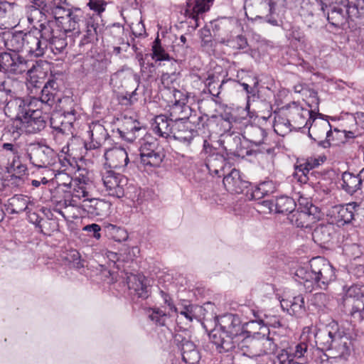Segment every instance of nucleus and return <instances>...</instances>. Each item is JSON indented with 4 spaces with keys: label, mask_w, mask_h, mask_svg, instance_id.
Masks as SVG:
<instances>
[{
    "label": "nucleus",
    "mask_w": 364,
    "mask_h": 364,
    "mask_svg": "<svg viewBox=\"0 0 364 364\" xmlns=\"http://www.w3.org/2000/svg\"><path fill=\"white\" fill-rule=\"evenodd\" d=\"M292 360L293 355H291V353L287 349H282L274 359L272 364H291Z\"/></svg>",
    "instance_id": "nucleus-57"
},
{
    "label": "nucleus",
    "mask_w": 364,
    "mask_h": 364,
    "mask_svg": "<svg viewBox=\"0 0 364 364\" xmlns=\"http://www.w3.org/2000/svg\"><path fill=\"white\" fill-rule=\"evenodd\" d=\"M139 156L141 164L144 167H159L162 163L165 154L156 139L145 141L140 146Z\"/></svg>",
    "instance_id": "nucleus-9"
},
{
    "label": "nucleus",
    "mask_w": 364,
    "mask_h": 364,
    "mask_svg": "<svg viewBox=\"0 0 364 364\" xmlns=\"http://www.w3.org/2000/svg\"><path fill=\"white\" fill-rule=\"evenodd\" d=\"M223 185L225 189L231 193H242L248 188L250 183L242 179L240 171L232 168L230 173L223 175Z\"/></svg>",
    "instance_id": "nucleus-28"
},
{
    "label": "nucleus",
    "mask_w": 364,
    "mask_h": 364,
    "mask_svg": "<svg viewBox=\"0 0 364 364\" xmlns=\"http://www.w3.org/2000/svg\"><path fill=\"white\" fill-rule=\"evenodd\" d=\"M261 203L267 208L270 213L274 212L287 215L291 214L295 210L296 205L292 198L286 196H282L275 200H265Z\"/></svg>",
    "instance_id": "nucleus-26"
},
{
    "label": "nucleus",
    "mask_w": 364,
    "mask_h": 364,
    "mask_svg": "<svg viewBox=\"0 0 364 364\" xmlns=\"http://www.w3.org/2000/svg\"><path fill=\"white\" fill-rule=\"evenodd\" d=\"M68 33L60 28L57 21L48 22L44 26V39L46 50L49 49L54 55L63 54L68 46L66 40Z\"/></svg>",
    "instance_id": "nucleus-6"
},
{
    "label": "nucleus",
    "mask_w": 364,
    "mask_h": 364,
    "mask_svg": "<svg viewBox=\"0 0 364 364\" xmlns=\"http://www.w3.org/2000/svg\"><path fill=\"white\" fill-rule=\"evenodd\" d=\"M75 105L60 107L63 112L52 114L50 123L54 130V137L57 140H63L65 137L70 139L73 136V123L77 118V112Z\"/></svg>",
    "instance_id": "nucleus-4"
},
{
    "label": "nucleus",
    "mask_w": 364,
    "mask_h": 364,
    "mask_svg": "<svg viewBox=\"0 0 364 364\" xmlns=\"http://www.w3.org/2000/svg\"><path fill=\"white\" fill-rule=\"evenodd\" d=\"M252 315L254 316L255 319L251 320L250 323H257L259 325L262 326H272L274 328H277L282 326L279 319L274 316H268L264 314L263 311L259 310H252Z\"/></svg>",
    "instance_id": "nucleus-43"
},
{
    "label": "nucleus",
    "mask_w": 364,
    "mask_h": 364,
    "mask_svg": "<svg viewBox=\"0 0 364 364\" xmlns=\"http://www.w3.org/2000/svg\"><path fill=\"white\" fill-rule=\"evenodd\" d=\"M73 6L70 5L66 0H51L49 1L48 12L46 15H51L58 21L68 16V13Z\"/></svg>",
    "instance_id": "nucleus-40"
},
{
    "label": "nucleus",
    "mask_w": 364,
    "mask_h": 364,
    "mask_svg": "<svg viewBox=\"0 0 364 364\" xmlns=\"http://www.w3.org/2000/svg\"><path fill=\"white\" fill-rule=\"evenodd\" d=\"M104 156L107 161L106 164L114 168H123L129 161L127 152L122 147H114L106 150Z\"/></svg>",
    "instance_id": "nucleus-30"
},
{
    "label": "nucleus",
    "mask_w": 364,
    "mask_h": 364,
    "mask_svg": "<svg viewBox=\"0 0 364 364\" xmlns=\"http://www.w3.org/2000/svg\"><path fill=\"white\" fill-rule=\"evenodd\" d=\"M15 92L6 87V82H0V106L6 107V105L15 95Z\"/></svg>",
    "instance_id": "nucleus-54"
},
{
    "label": "nucleus",
    "mask_w": 364,
    "mask_h": 364,
    "mask_svg": "<svg viewBox=\"0 0 364 364\" xmlns=\"http://www.w3.org/2000/svg\"><path fill=\"white\" fill-rule=\"evenodd\" d=\"M226 159L224 156L218 152L210 154L206 159L205 166L210 174L220 177L225 174Z\"/></svg>",
    "instance_id": "nucleus-37"
},
{
    "label": "nucleus",
    "mask_w": 364,
    "mask_h": 364,
    "mask_svg": "<svg viewBox=\"0 0 364 364\" xmlns=\"http://www.w3.org/2000/svg\"><path fill=\"white\" fill-rule=\"evenodd\" d=\"M240 85L247 95L246 108L249 109L250 102H255L259 98V82L258 81L255 82L253 86H250L245 82L240 83Z\"/></svg>",
    "instance_id": "nucleus-52"
},
{
    "label": "nucleus",
    "mask_w": 364,
    "mask_h": 364,
    "mask_svg": "<svg viewBox=\"0 0 364 364\" xmlns=\"http://www.w3.org/2000/svg\"><path fill=\"white\" fill-rule=\"evenodd\" d=\"M24 36L23 31L9 33L4 36V46L11 53H19L24 50Z\"/></svg>",
    "instance_id": "nucleus-39"
},
{
    "label": "nucleus",
    "mask_w": 364,
    "mask_h": 364,
    "mask_svg": "<svg viewBox=\"0 0 364 364\" xmlns=\"http://www.w3.org/2000/svg\"><path fill=\"white\" fill-rule=\"evenodd\" d=\"M340 328L336 322L333 321L323 328H318L315 333V343L318 350L321 351H329L336 334L338 333Z\"/></svg>",
    "instance_id": "nucleus-21"
},
{
    "label": "nucleus",
    "mask_w": 364,
    "mask_h": 364,
    "mask_svg": "<svg viewBox=\"0 0 364 364\" xmlns=\"http://www.w3.org/2000/svg\"><path fill=\"white\" fill-rule=\"evenodd\" d=\"M346 296L353 298L351 309L349 311L351 321L364 322V293L357 285L351 286L346 291Z\"/></svg>",
    "instance_id": "nucleus-20"
},
{
    "label": "nucleus",
    "mask_w": 364,
    "mask_h": 364,
    "mask_svg": "<svg viewBox=\"0 0 364 364\" xmlns=\"http://www.w3.org/2000/svg\"><path fill=\"white\" fill-rule=\"evenodd\" d=\"M363 212L364 209L361 203L351 202L333 207L330 213V217L332 223H335L338 227H342L351 223L355 219V217Z\"/></svg>",
    "instance_id": "nucleus-8"
},
{
    "label": "nucleus",
    "mask_w": 364,
    "mask_h": 364,
    "mask_svg": "<svg viewBox=\"0 0 364 364\" xmlns=\"http://www.w3.org/2000/svg\"><path fill=\"white\" fill-rule=\"evenodd\" d=\"M27 155L31 163L38 168H46L60 161L56 151L41 142L29 144Z\"/></svg>",
    "instance_id": "nucleus-5"
},
{
    "label": "nucleus",
    "mask_w": 364,
    "mask_h": 364,
    "mask_svg": "<svg viewBox=\"0 0 364 364\" xmlns=\"http://www.w3.org/2000/svg\"><path fill=\"white\" fill-rule=\"evenodd\" d=\"M28 134L40 132L46 125V121L38 109H32L29 114L21 122Z\"/></svg>",
    "instance_id": "nucleus-32"
},
{
    "label": "nucleus",
    "mask_w": 364,
    "mask_h": 364,
    "mask_svg": "<svg viewBox=\"0 0 364 364\" xmlns=\"http://www.w3.org/2000/svg\"><path fill=\"white\" fill-rule=\"evenodd\" d=\"M218 323V326L210 332L209 338L219 353L232 351L237 341L249 331L245 326L250 323H242L239 316L232 314L220 316Z\"/></svg>",
    "instance_id": "nucleus-1"
},
{
    "label": "nucleus",
    "mask_w": 364,
    "mask_h": 364,
    "mask_svg": "<svg viewBox=\"0 0 364 364\" xmlns=\"http://www.w3.org/2000/svg\"><path fill=\"white\" fill-rule=\"evenodd\" d=\"M41 24V29L31 30L25 33L24 50L28 54L38 58L43 56L46 51V45L44 39V26Z\"/></svg>",
    "instance_id": "nucleus-10"
},
{
    "label": "nucleus",
    "mask_w": 364,
    "mask_h": 364,
    "mask_svg": "<svg viewBox=\"0 0 364 364\" xmlns=\"http://www.w3.org/2000/svg\"><path fill=\"white\" fill-rule=\"evenodd\" d=\"M27 167L20 161L19 156L13 157L12 161L7 167V172L16 175L17 178H21L27 172Z\"/></svg>",
    "instance_id": "nucleus-50"
},
{
    "label": "nucleus",
    "mask_w": 364,
    "mask_h": 364,
    "mask_svg": "<svg viewBox=\"0 0 364 364\" xmlns=\"http://www.w3.org/2000/svg\"><path fill=\"white\" fill-rule=\"evenodd\" d=\"M173 121L166 114H161L156 117L153 124L154 132L159 136L168 138L171 136V131Z\"/></svg>",
    "instance_id": "nucleus-42"
},
{
    "label": "nucleus",
    "mask_w": 364,
    "mask_h": 364,
    "mask_svg": "<svg viewBox=\"0 0 364 364\" xmlns=\"http://www.w3.org/2000/svg\"><path fill=\"white\" fill-rule=\"evenodd\" d=\"M236 353L240 354L250 358H256L258 356L257 339L251 337V332L238 339L235 343V348L232 350Z\"/></svg>",
    "instance_id": "nucleus-29"
},
{
    "label": "nucleus",
    "mask_w": 364,
    "mask_h": 364,
    "mask_svg": "<svg viewBox=\"0 0 364 364\" xmlns=\"http://www.w3.org/2000/svg\"><path fill=\"white\" fill-rule=\"evenodd\" d=\"M2 71L21 75L29 72V61L18 53H2Z\"/></svg>",
    "instance_id": "nucleus-16"
},
{
    "label": "nucleus",
    "mask_w": 364,
    "mask_h": 364,
    "mask_svg": "<svg viewBox=\"0 0 364 364\" xmlns=\"http://www.w3.org/2000/svg\"><path fill=\"white\" fill-rule=\"evenodd\" d=\"M17 6L15 2H9L6 0H0V28H6L9 20L14 15V8Z\"/></svg>",
    "instance_id": "nucleus-47"
},
{
    "label": "nucleus",
    "mask_w": 364,
    "mask_h": 364,
    "mask_svg": "<svg viewBox=\"0 0 364 364\" xmlns=\"http://www.w3.org/2000/svg\"><path fill=\"white\" fill-rule=\"evenodd\" d=\"M29 202V198L26 196H14L9 200L8 208L10 210V213L18 214L26 211Z\"/></svg>",
    "instance_id": "nucleus-44"
},
{
    "label": "nucleus",
    "mask_w": 364,
    "mask_h": 364,
    "mask_svg": "<svg viewBox=\"0 0 364 364\" xmlns=\"http://www.w3.org/2000/svg\"><path fill=\"white\" fill-rule=\"evenodd\" d=\"M297 164H299L301 166H304L303 168L309 171L320 165L318 159L311 157L297 161Z\"/></svg>",
    "instance_id": "nucleus-62"
},
{
    "label": "nucleus",
    "mask_w": 364,
    "mask_h": 364,
    "mask_svg": "<svg viewBox=\"0 0 364 364\" xmlns=\"http://www.w3.org/2000/svg\"><path fill=\"white\" fill-rule=\"evenodd\" d=\"M309 266L299 267L295 272V280L303 284L307 291L326 289L337 278L336 269L324 257L312 258Z\"/></svg>",
    "instance_id": "nucleus-2"
},
{
    "label": "nucleus",
    "mask_w": 364,
    "mask_h": 364,
    "mask_svg": "<svg viewBox=\"0 0 364 364\" xmlns=\"http://www.w3.org/2000/svg\"><path fill=\"white\" fill-rule=\"evenodd\" d=\"M40 101L45 106L50 108L55 104H62L61 107H66L68 105H75L73 100L65 97L60 98L58 95V84L54 79H49L43 85L41 90Z\"/></svg>",
    "instance_id": "nucleus-12"
},
{
    "label": "nucleus",
    "mask_w": 364,
    "mask_h": 364,
    "mask_svg": "<svg viewBox=\"0 0 364 364\" xmlns=\"http://www.w3.org/2000/svg\"><path fill=\"white\" fill-rule=\"evenodd\" d=\"M63 176L70 182L72 186L71 196L76 205L78 200L82 199L83 202L86 203L92 198L87 184L85 181L79 178L73 180L68 175H63Z\"/></svg>",
    "instance_id": "nucleus-35"
},
{
    "label": "nucleus",
    "mask_w": 364,
    "mask_h": 364,
    "mask_svg": "<svg viewBox=\"0 0 364 364\" xmlns=\"http://www.w3.org/2000/svg\"><path fill=\"white\" fill-rule=\"evenodd\" d=\"M289 38L298 42L300 45L306 46L307 45V39L304 32L298 27H293L289 33Z\"/></svg>",
    "instance_id": "nucleus-59"
},
{
    "label": "nucleus",
    "mask_w": 364,
    "mask_h": 364,
    "mask_svg": "<svg viewBox=\"0 0 364 364\" xmlns=\"http://www.w3.org/2000/svg\"><path fill=\"white\" fill-rule=\"evenodd\" d=\"M304 166H301L299 164H295L294 168L295 171L293 173L294 178L301 184L306 185L308 183L309 181L308 170H305L303 168Z\"/></svg>",
    "instance_id": "nucleus-55"
},
{
    "label": "nucleus",
    "mask_w": 364,
    "mask_h": 364,
    "mask_svg": "<svg viewBox=\"0 0 364 364\" xmlns=\"http://www.w3.org/2000/svg\"><path fill=\"white\" fill-rule=\"evenodd\" d=\"M83 210L91 218L106 217L109 215L111 203L105 200L91 198L83 205Z\"/></svg>",
    "instance_id": "nucleus-33"
},
{
    "label": "nucleus",
    "mask_w": 364,
    "mask_h": 364,
    "mask_svg": "<svg viewBox=\"0 0 364 364\" xmlns=\"http://www.w3.org/2000/svg\"><path fill=\"white\" fill-rule=\"evenodd\" d=\"M152 59L155 61L170 60L171 57L161 46V40L157 37L153 42L152 47Z\"/></svg>",
    "instance_id": "nucleus-49"
},
{
    "label": "nucleus",
    "mask_w": 364,
    "mask_h": 364,
    "mask_svg": "<svg viewBox=\"0 0 364 364\" xmlns=\"http://www.w3.org/2000/svg\"><path fill=\"white\" fill-rule=\"evenodd\" d=\"M321 10L327 13V19L331 26L343 28L348 19L360 17V11L350 0H321Z\"/></svg>",
    "instance_id": "nucleus-3"
},
{
    "label": "nucleus",
    "mask_w": 364,
    "mask_h": 364,
    "mask_svg": "<svg viewBox=\"0 0 364 364\" xmlns=\"http://www.w3.org/2000/svg\"><path fill=\"white\" fill-rule=\"evenodd\" d=\"M218 77L213 73L208 74V77L205 79V87L208 89V92L214 97H218L220 93V89L222 88L223 84L225 82V80H223L220 84L218 91L216 93H213L212 85H213L216 82V79Z\"/></svg>",
    "instance_id": "nucleus-60"
},
{
    "label": "nucleus",
    "mask_w": 364,
    "mask_h": 364,
    "mask_svg": "<svg viewBox=\"0 0 364 364\" xmlns=\"http://www.w3.org/2000/svg\"><path fill=\"white\" fill-rule=\"evenodd\" d=\"M353 350V343L344 331L339 330L336 334L332 346L328 351V357L347 360Z\"/></svg>",
    "instance_id": "nucleus-14"
},
{
    "label": "nucleus",
    "mask_w": 364,
    "mask_h": 364,
    "mask_svg": "<svg viewBox=\"0 0 364 364\" xmlns=\"http://www.w3.org/2000/svg\"><path fill=\"white\" fill-rule=\"evenodd\" d=\"M104 231L108 237L118 242L126 241L129 237L128 232L124 228L111 223L105 225Z\"/></svg>",
    "instance_id": "nucleus-45"
},
{
    "label": "nucleus",
    "mask_w": 364,
    "mask_h": 364,
    "mask_svg": "<svg viewBox=\"0 0 364 364\" xmlns=\"http://www.w3.org/2000/svg\"><path fill=\"white\" fill-rule=\"evenodd\" d=\"M214 0H195V5L191 8V4L187 3V9L185 11L186 16L193 19L195 21V27L199 26L198 16L210 9Z\"/></svg>",
    "instance_id": "nucleus-38"
},
{
    "label": "nucleus",
    "mask_w": 364,
    "mask_h": 364,
    "mask_svg": "<svg viewBox=\"0 0 364 364\" xmlns=\"http://www.w3.org/2000/svg\"><path fill=\"white\" fill-rule=\"evenodd\" d=\"M279 0H263L259 3V12L256 18H263L264 21L272 26H279L282 21L278 19V6Z\"/></svg>",
    "instance_id": "nucleus-27"
},
{
    "label": "nucleus",
    "mask_w": 364,
    "mask_h": 364,
    "mask_svg": "<svg viewBox=\"0 0 364 364\" xmlns=\"http://www.w3.org/2000/svg\"><path fill=\"white\" fill-rule=\"evenodd\" d=\"M56 223L49 219H43L39 228V231L44 235H50L55 230Z\"/></svg>",
    "instance_id": "nucleus-61"
},
{
    "label": "nucleus",
    "mask_w": 364,
    "mask_h": 364,
    "mask_svg": "<svg viewBox=\"0 0 364 364\" xmlns=\"http://www.w3.org/2000/svg\"><path fill=\"white\" fill-rule=\"evenodd\" d=\"M149 318L156 325L164 326L168 318V314L159 308H151L148 310Z\"/></svg>",
    "instance_id": "nucleus-51"
},
{
    "label": "nucleus",
    "mask_w": 364,
    "mask_h": 364,
    "mask_svg": "<svg viewBox=\"0 0 364 364\" xmlns=\"http://www.w3.org/2000/svg\"><path fill=\"white\" fill-rule=\"evenodd\" d=\"M272 182L265 181L251 190H247L246 195L249 200H258L272 192Z\"/></svg>",
    "instance_id": "nucleus-46"
},
{
    "label": "nucleus",
    "mask_w": 364,
    "mask_h": 364,
    "mask_svg": "<svg viewBox=\"0 0 364 364\" xmlns=\"http://www.w3.org/2000/svg\"><path fill=\"white\" fill-rule=\"evenodd\" d=\"M190 119L173 121L171 136L186 146H189L198 132L191 126Z\"/></svg>",
    "instance_id": "nucleus-23"
},
{
    "label": "nucleus",
    "mask_w": 364,
    "mask_h": 364,
    "mask_svg": "<svg viewBox=\"0 0 364 364\" xmlns=\"http://www.w3.org/2000/svg\"><path fill=\"white\" fill-rule=\"evenodd\" d=\"M82 230L87 232H92V237L96 240H100L101 238V227L98 224L92 223L87 225L82 228Z\"/></svg>",
    "instance_id": "nucleus-63"
},
{
    "label": "nucleus",
    "mask_w": 364,
    "mask_h": 364,
    "mask_svg": "<svg viewBox=\"0 0 364 364\" xmlns=\"http://www.w3.org/2000/svg\"><path fill=\"white\" fill-rule=\"evenodd\" d=\"M221 117L225 122L228 123L230 129L233 128L234 125L240 123L242 119L234 114L230 112H225L222 114Z\"/></svg>",
    "instance_id": "nucleus-64"
},
{
    "label": "nucleus",
    "mask_w": 364,
    "mask_h": 364,
    "mask_svg": "<svg viewBox=\"0 0 364 364\" xmlns=\"http://www.w3.org/2000/svg\"><path fill=\"white\" fill-rule=\"evenodd\" d=\"M175 99L173 105L169 106L167 114L173 121L190 119L192 109L188 106V93L175 90L173 92Z\"/></svg>",
    "instance_id": "nucleus-11"
},
{
    "label": "nucleus",
    "mask_w": 364,
    "mask_h": 364,
    "mask_svg": "<svg viewBox=\"0 0 364 364\" xmlns=\"http://www.w3.org/2000/svg\"><path fill=\"white\" fill-rule=\"evenodd\" d=\"M72 186L69 181L65 180L64 182L58 183L56 187L50 191V199L62 207L67 208L68 206L75 207L76 203L71 196Z\"/></svg>",
    "instance_id": "nucleus-25"
},
{
    "label": "nucleus",
    "mask_w": 364,
    "mask_h": 364,
    "mask_svg": "<svg viewBox=\"0 0 364 364\" xmlns=\"http://www.w3.org/2000/svg\"><path fill=\"white\" fill-rule=\"evenodd\" d=\"M102 181L109 195L119 198L124 196V187L127 180L123 175L106 170L102 173Z\"/></svg>",
    "instance_id": "nucleus-15"
},
{
    "label": "nucleus",
    "mask_w": 364,
    "mask_h": 364,
    "mask_svg": "<svg viewBox=\"0 0 364 364\" xmlns=\"http://www.w3.org/2000/svg\"><path fill=\"white\" fill-rule=\"evenodd\" d=\"M173 342L181 350L183 362L186 364H197L199 362L200 354L193 341L177 333L174 336Z\"/></svg>",
    "instance_id": "nucleus-19"
},
{
    "label": "nucleus",
    "mask_w": 364,
    "mask_h": 364,
    "mask_svg": "<svg viewBox=\"0 0 364 364\" xmlns=\"http://www.w3.org/2000/svg\"><path fill=\"white\" fill-rule=\"evenodd\" d=\"M127 279L130 294L134 297L145 300L151 295V286L144 275L132 274Z\"/></svg>",
    "instance_id": "nucleus-24"
},
{
    "label": "nucleus",
    "mask_w": 364,
    "mask_h": 364,
    "mask_svg": "<svg viewBox=\"0 0 364 364\" xmlns=\"http://www.w3.org/2000/svg\"><path fill=\"white\" fill-rule=\"evenodd\" d=\"M257 346L259 357L274 353L277 348V345L274 339L269 336L265 337L264 335L261 339H257Z\"/></svg>",
    "instance_id": "nucleus-48"
},
{
    "label": "nucleus",
    "mask_w": 364,
    "mask_h": 364,
    "mask_svg": "<svg viewBox=\"0 0 364 364\" xmlns=\"http://www.w3.org/2000/svg\"><path fill=\"white\" fill-rule=\"evenodd\" d=\"M285 110L287 122L284 124L290 125L293 122L298 128L304 127L314 118L315 114L312 110H309L301 107L297 102H292L282 107Z\"/></svg>",
    "instance_id": "nucleus-13"
},
{
    "label": "nucleus",
    "mask_w": 364,
    "mask_h": 364,
    "mask_svg": "<svg viewBox=\"0 0 364 364\" xmlns=\"http://www.w3.org/2000/svg\"><path fill=\"white\" fill-rule=\"evenodd\" d=\"M290 310L294 315L301 314L305 312V301L302 294L294 296L290 300Z\"/></svg>",
    "instance_id": "nucleus-53"
},
{
    "label": "nucleus",
    "mask_w": 364,
    "mask_h": 364,
    "mask_svg": "<svg viewBox=\"0 0 364 364\" xmlns=\"http://www.w3.org/2000/svg\"><path fill=\"white\" fill-rule=\"evenodd\" d=\"M251 133L252 139H250V142L257 146L263 143L264 139L267 136V132L263 128L255 126L252 127Z\"/></svg>",
    "instance_id": "nucleus-56"
},
{
    "label": "nucleus",
    "mask_w": 364,
    "mask_h": 364,
    "mask_svg": "<svg viewBox=\"0 0 364 364\" xmlns=\"http://www.w3.org/2000/svg\"><path fill=\"white\" fill-rule=\"evenodd\" d=\"M102 21V16L100 15H86L85 22L80 28V34L82 36L78 44L80 53L85 51V46L98 41V37L103 31Z\"/></svg>",
    "instance_id": "nucleus-7"
},
{
    "label": "nucleus",
    "mask_w": 364,
    "mask_h": 364,
    "mask_svg": "<svg viewBox=\"0 0 364 364\" xmlns=\"http://www.w3.org/2000/svg\"><path fill=\"white\" fill-rule=\"evenodd\" d=\"M109 62L105 58L97 59L87 57L82 65L83 73L86 75L93 73L95 76L104 74L107 70Z\"/></svg>",
    "instance_id": "nucleus-36"
},
{
    "label": "nucleus",
    "mask_w": 364,
    "mask_h": 364,
    "mask_svg": "<svg viewBox=\"0 0 364 364\" xmlns=\"http://www.w3.org/2000/svg\"><path fill=\"white\" fill-rule=\"evenodd\" d=\"M107 2L105 0H89L87 4L90 10L96 14L94 15H100L102 16V13L105 11Z\"/></svg>",
    "instance_id": "nucleus-58"
},
{
    "label": "nucleus",
    "mask_w": 364,
    "mask_h": 364,
    "mask_svg": "<svg viewBox=\"0 0 364 364\" xmlns=\"http://www.w3.org/2000/svg\"><path fill=\"white\" fill-rule=\"evenodd\" d=\"M309 129V136L314 141H317L318 145L323 148H328L331 146L330 137L332 134L331 125L327 120L316 122L313 119Z\"/></svg>",
    "instance_id": "nucleus-17"
},
{
    "label": "nucleus",
    "mask_w": 364,
    "mask_h": 364,
    "mask_svg": "<svg viewBox=\"0 0 364 364\" xmlns=\"http://www.w3.org/2000/svg\"><path fill=\"white\" fill-rule=\"evenodd\" d=\"M31 102L28 100L17 97L15 95L4 107V112L9 117L21 122L33 109L31 108Z\"/></svg>",
    "instance_id": "nucleus-22"
},
{
    "label": "nucleus",
    "mask_w": 364,
    "mask_h": 364,
    "mask_svg": "<svg viewBox=\"0 0 364 364\" xmlns=\"http://www.w3.org/2000/svg\"><path fill=\"white\" fill-rule=\"evenodd\" d=\"M67 18L68 21L63 29L68 33L73 32L74 35L77 34L79 36L80 34V28L86 18V16L84 15V11L78 7L73 6L68 13Z\"/></svg>",
    "instance_id": "nucleus-34"
},
{
    "label": "nucleus",
    "mask_w": 364,
    "mask_h": 364,
    "mask_svg": "<svg viewBox=\"0 0 364 364\" xmlns=\"http://www.w3.org/2000/svg\"><path fill=\"white\" fill-rule=\"evenodd\" d=\"M341 188L347 193L353 195L359 190H361L364 185V168L361 169L358 174H353L346 171L342 174Z\"/></svg>",
    "instance_id": "nucleus-31"
},
{
    "label": "nucleus",
    "mask_w": 364,
    "mask_h": 364,
    "mask_svg": "<svg viewBox=\"0 0 364 364\" xmlns=\"http://www.w3.org/2000/svg\"><path fill=\"white\" fill-rule=\"evenodd\" d=\"M334 228L331 224L320 225L312 232L314 241L319 245H326L333 239Z\"/></svg>",
    "instance_id": "nucleus-41"
},
{
    "label": "nucleus",
    "mask_w": 364,
    "mask_h": 364,
    "mask_svg": "<svg viewBox=\"0 0 364 364\" xmlns=\"http://www.w3.org/2000/svg\"><path fill=\"white\" fill-rule=\"evenodd\" d=\"M317 207L312 203H307L306 206L294 210L289 216L292 225L300 228H311L318 216Z\"/></svg>",
    "instance_id": "nucleus-18"
}]
</instances>
